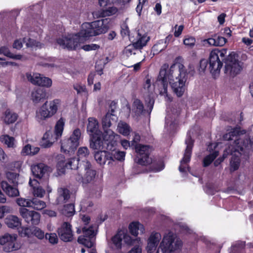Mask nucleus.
Wrapping results in <instances>:
<instances>
[{"label": "nucleus", "instance_id": "obj_2", "mask_svg": "<svg viewBox=\"0 0 253 253\" xmlns=\"http://www.w3.org/2000/svg\"><path fill=\"white\" fill-rule=\"evenodd\" d=\"M250 135L240 127L231 128L223 135L224 140L230 141L226 153L232 155L230 166L233 170L239 168L242 152L246 153L250 150L253 151V141L250 140Z\"/></svg>", "mask_w": 253, "mask_h": 253}, {"label": "nucleus", "instance_id": "obj_13", "mask_svg": "<svg viewBox=\"0 0 253 253\" xmlns=\"http://www.w3.org/2000/svg\"><path fill=\"white\" fill-rule=\"evenodd\" d=\"M19 211L20 215L27 223L37 225L40 222V214L39 213L34 211H30L25 208H20Z\"/></svg>", "mask_w": 253, "mask_h": 253}, {"label": "nucleus", "instance_id": "obj_29", "mask_svg": "<svg viewBox=\"0 0 253 253\" xmlns=\"http://www.w3.org/2000/svg\"><path fill=\"white\" fill-rule=\"evenodd\" d=\"M132 112L134 113L135 116L138 117L144 115L146 111L144 109L142 102L138 99H135L133 103Z\"/></svg>", "mask_w": 253, "mask_h": 253}, {"label": "nucleus", "instance_id": "obj_45", "mask_svg": "<svg viewBox=\"0 0 253 253\" xmlns=\"http://www.w3.org/2000/svg\"><path fill=\"white\" fill-rule=\"evenodd\" d=\"M238 57V54L232 52L226 58H224V63H239Z\"/></svg>", "mask_w": 253, "mask_h": 253}, {"label": "nucleus", "instance_id": "obj_32", "mask_svg": "<svg viewBox=\"0 0 253 253\" xmlns=\"http://www.w3.org/2000/svg\"><path fill=\"white\" fill-rule=\"evenodd\" d=\"M42 75L37 73H33L32 74L28 73L26 74V77L28 81L32 84L38 85H40Z\"/></svg>", "mask_w": 253, "mask_h": 253}, {"label": "nucleus", "instance_id": "obj_38", "mask_svg": "<svg viewBox=\"0 0 253 253\" xmlns=\"http://www.w3.org/2000/svg\"><path fill=\"white\" fill-rule=\"evenodd\" d=\"M61 212L63 214L66 216H72L75 213L74 205L72 204L64 205Z\"/></svg>", "mask_w": 253, "mask_h": 253}, {"label": "nucleus", "instance_id": "obj_16", "mask_svg": "<svg viewBox=\"0 0 253 253\" xmlns=\"http://www.w3.org/2000/svg\"><path fill=\"white\" fill-rule=\"evenodd\" d=\"M83 166L85 173L84 176L82 177V182L83 183H90L94 179L96 171L91 168V165L88 161H83Z\"/></svg>", "mask_w": 253, "mask_h": 253}, {"label": "nucleus", "instance_id": "obj_61", "mask_svg": "<svg viewBox=\"0 0 253 253\" xmlns=\"http://www.w3.org/2000/svg\"><path fill=\"white\" fill-rule=\"evenodd\" d=\"M31 145H30V144H27L23 147L21 151V153L23 155H31Z\"/></svg>", "mask_w": 253, "mask_h": 253}, {"label": "nucleus", "instance_id": "obj_26", "mask_svg": "<svg viewBox=\"0 0 253 253\" xmlns=\"http://www.w3.org/2000/svg\"><path fill=\"white\" fill-rule=\"evenodd\" d=\"M70 191L66 188H60L58 189V197L56 199L57 204H62L66 203L70 198Z\"/></svg>", "mask_w": 253, "mask_h": 253}, {"label": "nucleus", "instance_id": "obj_18", "mask_svg": "<svg viewBox=\"0 0 253 253\" xmlns=\"http://www.w3.org/2000/svg\"><path fill=\"white\" fill-rule=\"evenodd\" d=\"M64 158L63 155H60L58 156V160H61L60 161H58L57 163L58 169H59L62 166L64 167V169H76L78 168L79 159L76 158H73L69 160L68 162H67L64 165Z\"/></svg>", "mask_w": 253, "mask_h": 253}, {"label": "nucleus", "instance_id": "obj_36", "mask_svg": "<svg viewBox=\"0 0 253 253\" xmlns=\"http://www.w3.org/2000/svg\"><path fill=\"white\" fill-rule=\"evenodd\" d=\"M123 237V232L120 231L112 238V241L116 248H121Z\"/></svg>", "mask_w": 253, "mask_h": 253}, {"label": "nucleus", "instance_id": "obj_4", "mask_svg": "<svg viewBox=\"0 0 253 253\" xmlns=\"http://www.w3.org/2000/svg\"><path fill=\"white\" fill-rule=\"evenodd\" d=\"M181 240L171 232L166 233L157 250L156 253H174L181 249Z\"/></svg>", "mask_w": 253, "mask_h": 253}, {"label": "nucleus", "instance_id": "obj_9", "mask_svg": "<svg viewBox=\"0 0 253 253\" xmlns=\"http://www.w3.org/2000/svg\"><path fill=\"white\" fill-rule=\"evenodd\" d=\"M81 132L79 128L75 129L69 138L65 139L61 143V149L64 152H74L79 145Z\"/></svg>", "mask_w": 253, "mask_h": 253}, {"label": "nucleus", "instance_id": "obj_51", "mask_svg": "<svg viewBox=\"0 0 253 253\" xmlns=\"http://www.w3.org/2000/svg\"><path fill=\"white\" fill-rule=\"evenodd\" d=\"M52 82L51 79L42 75L39 86L50 87L52 85Z\"/></svg>", "mask_w": 253, "mask_h": 253}, {"label": "nucleus", "instance_id": "obj_54", "mask_svg": "<svg viewBox=\"0 0 253 253\" xmlns=\"http://www.w3.org/2000/svg\"><path fill=\"white\" fill-rule=\"evenodd\" d=\"M118 11V9L115 7H109L105 10H103V15L104 16H110L115 14Z\"/></svg>", "mask_w": 253, "mask_h": 253}, {"label": "nucleus", "instance_id": "obj_55", "mask_svg": "<svg viewBox=\"0 0 253 253\" xmlns=\"http://www.w3.org/2000/svg\"><path fill=\"white\" fill-rule=\"evenodd\" d=\"M20 233L22 237H30L32 235V229L28 227H22Z\"/></svg>", "mask_w": 253, "mask_h": 253}, {"label": "nucleus", "instance_id": "obj_35", "mask_svg": "<svg viewBox=\"0 0 253 253\" xmlns=\"http://www.w3.org/2000/svg\"><path fill=\"white\" fill-rule=\"evenodd\" d=\"M0 54H3L5 56L14 59H20L22 57L21 55H14L12 54L7 46H2L0 47Z\"/></svg>", "mask_w": 253, "mask_h": 253}, {"label": "nucleus", "instance_id": "obj_21", "mask_svg": "<svg viewBox=\"0 0 253 253\" xmlns=\"http://www.w3.org/2000/svg\"><path fill=\"white\" fill-rule=\"evenodd\" d=\"M149 40L150 38L147 35L142 36L140 33H137L136 39L132 41V45L136 49H141L146 45Z\"/></svg>", "mask_w": 253, "mask_h": 253}, {"label": "nucleus", "instance_id": "obj_43", "mask_svg": "<svg viewBox=\"0 0 253 253\" xmlns=\"http://www.w3.org/2000/svg\"><path fill=\"white\" fill-rule=\"evenodd\" d=\"M23 41L24 43H26V45L27 47H30L32 48H41L42 47V45L40 42H37L35 40L32 39L31 38L27 39L25 38L23 39Z\"/></svg>", "mask_w": 253, "mask_h": 253}, {"label": "nucleus", "instance_id": "obj_59", "mask_svg": "<svg viewBox=\"0 0 253 253\" xmlns=\"http://www.w3.org/2000/svg\"><path fill=\"white\" fill-rule=\"evenodd\" d=\"M216 46H222L224 45L227 42L226 38L223 37L215 36Z\"/></svg>", "mask_w": 253, "mask_h": 253}, {"label": "nucleus", "instance_id": "obj_6", "mask_svg": "<svg viewBox=\"0 0 253 253\" xmlns=\"http://www.w3.org/2000/svg\"><path fill=\"white\" fill-rule=\"evenodd\" d=\"M64 126V121L62 118L60 119L55 126L54 133L52 131H47L43 135L41 145L44 148L50 147L53 143L61 136Z\"/></svg>", "mask_w": 253, "mask_h": 253}, {"label": "nucleus", "instance_id": "obj_39", "mask_svg": "<svg viewBox=\"0 0 253 253\" xmlns=\"http://www.w3.org/2000/svg\"><path fill=\"white\" fill-rule=\"evenodd\" d=\"M217 52H219L217 51V49L212 50L211 52L209 57V63H216V62L217 63H223L220 60ZM207 63H208V62H207Z\"/></svg>", "mask_w": 253, "mask_h": 253}, {"label": "nucleus", "instance_id": "obj_41", "mask_svg": "<svg viewBox=\"0 0 253 253\" xmlns=\"http://www.w3.org/2000/svg\"><path fill=\"white\" fill-rule=\"evenodd\" d=\"M78 242L87 248H91L94 244L93 240L92 238H86L84 236H80L78 239Z\"/></svg>", "mask_w": 253, "mask_h": 253}, {"label": "nucleus", "instance_id": "obj_42", "mask_svg": "<svg viewBox=\"0 0 253 253\" xmlns=\"http://www.w3.org/2000/svg\"><path fill=\"white\" fill-rule=\"evenodd\" d=\"M223 64H210V72L214 78H216L219 74Z\"/></svg>", "mask_w": 253, "mask_h": 253}, {"label": "nucleus", "instance_id": "obj_3", "mask_svg": "<svg viewBox=\"0 0 253 253\" xmlns=\"http://www.w3.org/2000/svg\"><path fill=\"white\" fill-rule=\"evenodd\" d=\"M109 20L104 19L91 23H84L80 31L75 35H69L57 40V43L63 48L76 49L87 38L106 33L109 28Z\"/></svg>", "mask_w": 253, "mask_h": 253}, {"label": "nucleus", "instance_id": "obj_11", "mask_svg": "<svg viewBox=\"0 0 253 253\" xmlns=\"http://www.w3.org/2000/svg\"><path fill=\"white\" fill-rule=\"evenodd\" d=\"M186 148L185 151L183 158L180 161L179 170L181 172H186L189 170V168L187 167V164L190 161L192 149L193 145V140L190 136H188L185 140Z\"/></svg>", "mask_w": 253, "mask_h": 253}, {"label": "nucleus", "instance_id": "obj_23", "mask_svg": "<svg viewBox=\"0 0 253 253\" xmlns=\"http://www.w3.org/2000/svg\"><path fill=\"white\" fill-rule=\"evenodd\" d=\"M109 152L106 151H97L94 154V159L100 165L107 164L110 161Z\"/></svg>", "mask_w": 253, "mask_h": 253}, {"label": "nucleus", "instance_id": "obj_8", "mask_svg": "<svg viewBox=\"0 0 253 253\" xmlns=\"http://www.w3.org/2000/svg\"><path fill=\"white\" fill-rule=\"evenodd\" d=\"M154 85L152 84L151 78L147 76L144 81L142 91L149 109L147 111L149 115L153 109L154 104Z\"/></svg>", "mask_w": 253, "mask_h": 253}, {"label": "nucleus", "instance_id": "obj_58", "mask_svg": "<svg viewBox=\"0 0 253 253\" xmlns=\"http://www.w3.org/2000/svg\"><path fill=\"white\" fill-rule=\"evenodd\" d=\"M81 48L85 51H90L99 48V45L94 43H91L83 45Z\"/></svg>", "mask_w": 253, "mask_h": 253}, {"label": "nucleus", "instance_id": "obj_14", "mask_svg": "<svg viewBox=\"0 0 253 253\" xmlns=\"http://www.w3.org/2000/svg\"><path fill=\"white\" fill-rule=\"evenodd\" d=\"M161 239L162 236L160 233L152 232L147 241V246L145 248L146 252H154L160 243Z\"/></svg>", "mask_w": 253, "mask_h": 253}, {"label": "nucleus", "instance_id": "obj_46", "mask_svg": "<svg viewBox=\"0 0 253 253\" xmlns=\"http://www.w3.org/2000/svg\"><path fill=\"white\" fill-rule=\"evenodd\" d=\"M218 152L215 151L212 153L206 156L203 160L204 166L207 167L210 165L214 159L218 156Z\"/></svg>", "mask_w": 253, "mask_h": 253}, {"label": "nucleus", "instance_id": "obj_28", "mask_svg": "<svg viewBox=\"0 0 253 253\" xmlns=\"http://www.w3.org/2000/svg\"><path fill=\"white\" fill-rule=\"evenodd\" d=\"M114 111L111 110V112H108L102 120V124L103 128H109L111 126V121L116 122L117 120V117L113 114Z\"/></svg>", "mask_w": 253, "mask_h": 253}, {"label": "nucleus", "instance_id": "obj_62", "mask_svg": "<svg viewBox=\"0 0 253 253\" xmlns=\"http://www.w3.org/2000/svg\"><path fill=\"white\" fill-rule=\"evenodd\" d=\"M146 0H139V3L136 8V11L139 16H140L141 15V12L143 8V4L146 2Z\"/></svg>", "mask_w": 253, "mask_h": 253}, {"label": "nucleus", "instance_id": "obj_56", "mask_svg": "<svg viewBox=\"0 0 253 253\" xmlns=\"http://www.w3.org/2000/svg\"><path fill=\"white\" fill-rule=\"evenodd\" d=\"M11 209L10 207L7 206H2L0 207V218L4 217L5 213H10Z\"/></svg>", "mask_w": 253, "mask_h": 253}, {"label": "nucleus", "instance_id": "obj_30", "mask_svg": "<svg viewBox=\"0 0 253 253\" xmlns=\"http://www.w3.org/2000/svg\"><path fill=\"white\" fill-rule=\"evenodd\" d=\"M5 223L11 228H17L21 225L20 219L16 216L9 215L5 219Z\"/></svg>", "mask_w": 253, "mask_h": 253}, {"label": "nucleus", "instance_id": "obj_5", "mask_svg": "<svg viewBox=\"0 0 253 253\" xmlns=\"http://www.w3.org/2000/svg\"><path fill=\"white\" fill-rule=\"evenodd\" d=\"M87 132L90 136V146L93 149H100L102 146V132L99 129V124L94 118L88 119Z\"/></svg>", "mask_w": 253, "mask_h": 253}, {"label": "nucleus", "instance_id": "obj_53", "mask_svg": "<svg viewBox=\"0 0 253 253\" xmlns=\"http://www.w3.org/2000/svg\"><path fill=\"white\" fill-rule=\"evenodd\" d=\"M45 238L52 244H55L58 243V239L55 233H46L45 235Z\"/></svg>", "mask_w": 253, "mask_h": 253}, {"label": "nucleus", "instance_id": "obj_7", "mask_svg": "<svg viewBox=\"0 0 253 253\" xmlns=\"http://www.w3.org/2000/svg\"><path fill=\"white\" fill-rule=\"evenodd\" d=\"M60 100L54 99L50 101V111L47 110L48 101H46L41 108L37 111L36 118L39 122H41L47 118L51 117L57 112Z\"/></svg>", "mask_w": 253, "mask_h": 253}, {"label": "nucleus", "instance_id": "obj_63", "mask_svg": "<svg viewBox=\"0 0 253 253\" xmlns=\"http://www.w3.org/2000/svg\"><path fill=\"white\" fill-rule=\"evenodd\" d=\"M74 89L77 91L78 93L86 92V88L84 85L80 84H76L74 86Z\"/></svg>", "mask_w": 253, "mask_h": 253}, {"label": "nucleus", "instance_id": "obj_24", "mask_svg": "<svg viewBox=\"0 0 253 253\" xmlns=\"http://www.w3.org/2000/svg\"><path fill=\"white\" fill-rule=\"evenodd\" d=\"M243 67L240 64H225L224 67V73L234 77L239 74L242 70Z\"/></svg>", "mask_w": 253, "mask_h": 253}, {"label": "nucleus", "instance_id": "obj_57", "mask_svg": "<svg viewBox=\"0 0 253 253\" xmlns=\"http://www.w3.org/2000/svg\"><path fill=\"white\" fill-rule=\"evenodd\" d=\"M195 39L192 37L186 38L183 41L184 44L190 47H193L195 45Z\"/></svg>", "mask_w": 253, "mask_h": 253}, {"label": "nucleus", "instance_id": "obj_64", "mask_svg": "<svg viewBox=\"0 0 253 253\" xmlns=\"http://www.w3.org/2000/svg\"><path fill=\"white\" fill-rule=\"evenodd\" d=\"M104 68V64H96L95 66V71L99 75L103 74V70Z\"/></svg>", "mask_w": 253, "mask_h": 253}, {"label": "nucleus", "instance_id": "obj_31", "mask_svg": "<svg viewBox=\"0 0 253 253\" xmlns=\"http://www.w3.org/2000/svg\"><path fill=\"white\" fill-rule=\"evenodd\" d=\"M129 230L130 233L134 236H137L139 232L141 234L144 232L143 225L138 222H131L129 225Z\"/></svg>", "mask_w": 253, "mask_h": 253}, {"label": "nucleus", "instance_id": "obj_52", "mask_svg": "<svg viewBox=\"0 0 253 253\" xmlns=\"http://www.w3.org/2000/svg\"><path fill=\"white\" fill-rule=\"evenodd\" d=\"M32 235H34L40 240L43 239L45 237L44 232L38 227L32 228Z\"/></svg>", "mask_w": 253, "mask_h": 253}, {"label": "nucleus", "instance_id": "obj_40", "mask_svg": "<svg viewBox=\"0 0 253 253\" xmlns=\"http://www.w3.org/2000/svg\"><path fill=\"white\" fill-rule=\"evenodd\" d=\"M104 132L102 133V136L104 140L111 141L113 140L115 137V133L111 129L109 128H103Z\"/></svg>", "mask_w": 253, "mask_h": 253}, {"label": "nucleus", "instance_id": "obj_47", "mask_svg": "<svg viewBox=\"0 0 253 253\" xmlns=\"http://www.w3.org/2000/svg\"><path fill=\"white\" fill-rule=\"evenodd\" d=\"M19 175L15 172H8L6 174V176L9 182L14 185H17L18 182V177Z\"/></svg>", "mask_w": 253, "mask_h": 253}, {"label": "nucleus", "instance_id": "obj_33", "mask_svg": "<svg viewBox=\"0 0 253 253\" xmlns=\"http://www.w3.org/2000/svg\"><path fill=\"white\" fill-rule=\"evenodd\" d=\"M118 131L124 136H127L131 131L130 126L126 123L120 121L118 125Z\"/></svg>", "mask_w": 253, "mask_h": 253}, {"label": "nucleus", "instance_id": "obj_22", "mask_svg": "<svg viewBox=\"0 0 253 253\" xmlns=\"http://www.w3.org/2000/svg\"><path fill=\"white\" fill-rule=\"evenodd\" d=\"M1 186L3 190L9 197H16L19 195V192L16 188V185L11 186L6 181H2Z\"/></svg>", "mask_w": 253, "mask_h": 253}, {"label": "nucleus", "instance_id": "obj_20", "mask_svg": "<svg viewBox=\"0 0 253 253\" xmlns=\"http://www.w3.org/2000/svg\"><path fill=\"white\" fill-rule=\"evenodd\" d=\"M31 99L35 104H37L47 98L46 90L42 88H35L31 92Z\"/></svg>", "mask_w": 253, "mask_h": 253}, {"label": "nucleus", "instance_id": "obj_25", "mask_svg": "<svg viewBox=\"0 0 253 253\" xmlns=\"http://www.w3.org/2000/svg\"><path fill=\"white\" fill-rule=\"evenodd\" d=\"M110 159L108 165L112 166L116 164V161H122L125 159V152L120 151L113 150L109 152Z\"/></svg>", "mask_w": 253, "mask_h": 253}, {"label": "nucleus", "instance_id": "obj_48", "mask_svg": "<svg viewBox=\"0 0 253 253\" xmlns=\"http://www.w3.org/2000/svg\"><path fill=\"white\" fill-rule=\"evenodd\" d=\"M89 151L86 147H80L77 153L78 158L80 160V159L86 158L89 155Z\"/></svg>", "mask_w": 253, "mask_h": 253}, {"label": "nucleus", "instance_id": "obj_37", "mask_svg": "<svg viewBox=\"0 0 253 253\" xmlns=\"http://www.w3.org/2000/svg\"><path fill=\"white\" fill-rule=\"evenodd\" d=\"M0 141L8 147H14L15 145V139L8 135H3L0 136Z\"/></svg>", "mask_w": 253, "mask_h": 253}, {"label": "nucleus", "instance_id": "obj_49", "mask_svg": "<svg viewBox=\"0 0 253 253\" xmlns=\"http://www.w3.org/2000/svg\"><path fill=\"white\" fill-rule=\"evenodd\" d=\"M17 204L20 207L31 208V199L19 198L16 200Z\"/></svg>", "mask_w": 253, "mask_h": 253}, {"label": "nucleus", "instance_id": "obj_15", "mask_svg": "<svg viewBox=\"0 0 253 253\" xmlns=\"http://www.w3.org/2000/svg\"><path fill=\"white\" fill-rule=\"evenodd\" d=\"M58 233L60 239L64 242H70L73 240V235L71 225L67 222H64L58 228Z\"/></svg>", "mask_w": 253, "mask_h": 253}, {"label": "nucleus", "instance_id": "obj_50", "mask_svg": "<svg viewBox=\"0 0 253 253\" xmlns=\"http://www.w3.org/2000/svg\"><path fill=\"white\" fill-rule=\"evenodd\" d=\"M164 44V40H160L159 42L155 44L152 47V51L154 54H157L164 50L167 46L166 45L161 46V44Z\"/></svg>", "mask_w": 253, "mask_h": 253}, {"label": "nucleus", "instance_id": "obj_17", "mask_svg": "<svg viewBox=\"0 0 253 253\" xmlns=\"http://www.w3.org/2000/svg\"><path fill=\"white\" fill-rule=\"evenodd\" d=\"M33 175L39 179L43 177L48 172L51 171L50 167L43 163H39L31 167Z\"/></svg>", "mask_w": 253, "mask_h": 253}, {"label": "nucleus", "instance_id": "obj_44", "mask_svg": "<svg viewBox=\"0 0 253 253\" xmlns=\"http://www.w3.org/2000/svg\"><path fill=\"white\" fill-rule=\"evenodd\" d=\"M84 237L93 239L95 236V230L93 226H90L88 228L84 227L82 229Z\"/></svg>", "mask_w": 253, "mask_h": 253}, {"label": "nucleus", "instance_id": "obj_34", "mask_svg": "<svg viewBox=\"0 0 253 253\" xmlns=\"http://www.w3.org/2000/svg\"><path fill=\"white\" fill-rule=\"evenodd\" d=\"M31 208L38 211L42 210L46 207L45 203L37 198L31 199Z\"/></svg>", "mask_w": 253, "mask_h": 253}, {"label": "nucleus", "instance_id": "obj_1", "mask_svg": "<svg viewBox=\"0 0 253 253\" xmlns=\"http://www.w3.org/2000/svg\"><path fill=\"white\" fill-rule=\"evenodd\" d=\"M186 65L188 69H187L184 64H179L178 69L180 78L176 77L175 79L172 78L176 64H171L169 68V64H164L161 67L156 84L158 85L160 94L165 96L168 100L171 101L170 98L167 94L169 82L171 84L173 92L178 97L183 95L185 90V76L187 74L193 75L194 72L192 69L193 68V64Z\"/></svg>", "mask_w": 253, "mask_h": 253}, {"label": "nucleus", "instance_id": "obj_12", "mask_svg": "<svg viewBox=\"0 0 253 253\" xmlns=\"http://www.w3.org/2000/svg\"><path fill=\"white\" fill-rule=\"evenodd\" d=\"M17 236L5 234L0 237V244L2 245L3 250L6 252H10L18 249V246L16 245Z\"/></svg>", "mask_w": 253, "mask_h": 253}, {"label": "nucleus", "instance_id": "obj_60", "mask_svg": "<svg viewBox=\"0 0 253 253\" xmlns=\"http://www.w3.org/2000/svg\"><path fill=\"white\" fill-rule=\"evenodd\" d=\"M123 239L124 242L127 245H133L135 240L131 238V237L127 234H125L123 232Z\"/></svg>", "mask_w": 253, "mask_h": 253}, {"label": "nucleus", "instance_id": "obj_19", "mask_svg": "<svg viewBox=\"0 0 253 253\" xmlns=\"http://www.w3.org/2000/svg\"><path fill=\"white\" fill-rule=\"evenodd\" d=\"M29 184L32 188V192L33 195L36 197L42 198L45 194V190L40 185V182L37 179H30Z\"/></svg>", "mask_w": 253, "mask_h": 253}, {"label": "nucleus", "instance_id": "obj_27", "mask_svg": "<svg viewBox=\"0 0 253 253\" xmlns=\"http://www.w3.org/2000/svg\"><path fill=\"white\" fill-rule=\"evenodd\" d=\"M18 115L12 111L7 109L2 117V120L6 124L14 123L17 119Z\"/></svg>", "mask_w": 253, "mask_h": 253}, {"label": "nucleus", "instance_id": "obj_10", "mask_svg": "<svg viewBox=\"0 0 253 253\" xmlns=\"http://www.w3.org/2000/svg\"><path fill=\"white\" fill-rule=\"evenodd\" d=\"M135 151L139 155L138 163L141 165H147L152 163V160L149 157L151 149L148 145L136 144Z\"/></svg>", "mask_w": 253, "mask_h": 253}]
</instances>
